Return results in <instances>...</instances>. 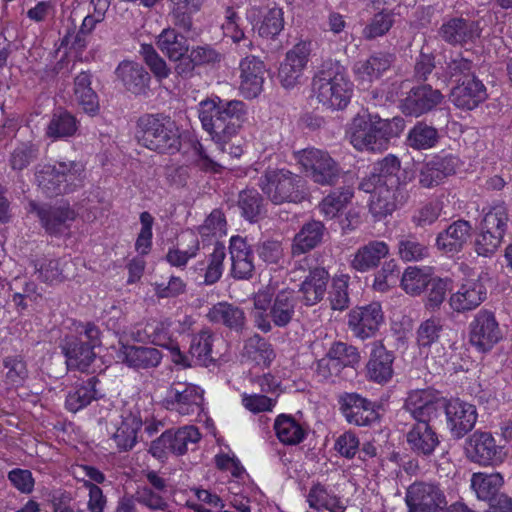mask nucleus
<instances>
[{
    "mask_svg": "<svg viewBox=\"0 0 512 512\" xmlns=\"http://www.w3.org/2000/svg\"><path fill=\"white\" fill-rule=\"evenodd\" d=\"M246 114L244 102L240 100L226 101L220 97L202 100L198 107V117L202 128L223 152L226 151L224 145L239 133Z\"/></svg>",
    "mask_w": 512,
    "mask_h": 512,
    "instance_id": "nucleus-1",
    "label": "nucleus"
},
{
    "mask_svg": "<svg viewBox=\"0 0 512 512\" xmlns=\"http://www.w3.org/2000/svg\"><path fill=\"white\" fill-rule=\"evenodd\" d=\"M135 136L141 146L159 154L174 155L182 146L181 132L176 122L162 113L139 117Z\"/></svg>",
    "mask_w": 512,
    "mask_h": 512,
    "instance_id": "nucleus-2",
    "label": "nucleus"
},
{
    "mask_svg": "<svg viewBox=\"0 0 512 512\" xmlns=\"http://www.w3.org/2000/svg\"><path fill=\"white\" fill-rule=\"evenodd\" d=\"M312 92L319 103L332 110H342L350 102L353 83L345 68L336 60L324 61L312 79Z\"/></svg>",
    "mask_w": 512,
    "mask_h": 512,
    "instance_id": "nucleus-3",
    "label": "nucleus"
},
{
    "mask_svg": "<svg viewBox=\"0 0 512 512\" xmlns=\"http://www.w3.org/2000/svg\"><path fill=\"white\" fill-rule=\"evenodd\" d=\"M403 128L404 120L400 117L386 120L378 115H358L350 127V142L359 151L380 152L387 148L389 140L398 136Z\"/></svg>",
    "mask_w": 512,
    "mask_h": 512,
    "instance_id": "nucleus-4",
    "label": "nucleus"
},
{
    "mask_svg": "<svg viewBox=\"0 0 512 512\" xmlns=\"http://www.w3.org/2000/svg\"><path fill=\"white\" fill-rule=\"evenodd\" d=\"M258 185L274 204L298 203L306 196L303 178L286 169H267Z\"/></svg>",
    "mask_w": 512,
    "mask_h": 512,
    "instance_id": "nucleus-5",
    "label": "nucleus"
},
{
    "mask_svg": "<svg viewBox=\"0 0 512 512\" xmlns=\"http://www.w3.org/2000/svg\"><path fill=\"white\" fill-rule=\"evenodd\" d=\"M297 162L302 166L307 176L321 186L338 184L344 172L339 163L322 149L309 147L295 152Z\"/></svg>",
    "mask_w": 512,
    "mask_h": 512,
    "instance_id": "nucleus-6",
    "label": "nucleus"
},
{
    "mask_svg": "<svg viewBox=\"0 0 512 512\" xmlns=\"http://www.w3.org/2000/svg\"><path fill=\"white\" fill-rule=\"evenodd\" d=\"M83 171L82 165L75 161L57 162L54 165H39L35 172L38 187L48 197L70 192L68 181Z\"/></svg>",
    "mask_w": 512,
    "mask_h": 512,
    "instance_id": "nucleus-7",
    "label": "nucleus"
},
{
    "mask_svg": "<svg viewBox=\"0 0 512 512\" xmlns=\"http://www.w3.org/2000/svg\"><path fill=\"white\" fill-rule=\"evenodd\" d=\"M508 221L504 205H496L485 214L481 223V233L475 240L478 255L487 257L496 252L502 243Z\"/></svg>",
    "mask_w": 512,
    "mask_h": 512,
    "instance_id": "nucleus-8",
    "label": "nucleus"
},
{
    "mask_svg": "<svg viewBox=\"0 0 512 512\" xmlns=\"http://www.w3.org/2000/svg\"><path fill=\"white\" fill-rule=\"evenodd\" d=\"M308 257L295 262L292 273L307 272L299 285L298 292L303 305L311 307L321 302L326 294L330 274L325 267L311 266Z\"/></svg>",
    "mask_w": 512,
    "mask_h": 512,
    "instance_id": "nucleus-9",
    "label": "nucleus"
},
{
    "mask_svg": "<svg viewBox=\"0 0 512 512\" xmlns=\"http://www.w3.org/2000/svg\"><path fill=\"white\" fill-rule=\"evenodd\" d=\"M464 452L468 460L481 466L501 464L507 451L498 445L490 432L476 430L465 441Z\"/></svg>",
    "mask_w": 512,
    "mask_h": 512,
    "instance_id": "nucleus-10",
    "label": "nucleus"
},
{
    "mask_svg": "<svg viewBox=\"0 0 512 512\" xmlns=\"http://www.w3.org/2000/svg\"><path fill=\"white\" fill-rule=\"evenodd\" d=\"M110 420L115 428L112 440L119 451L132 450L137 443V433L143 425L139 411L124 406L111 413Z\"/></svg>",
    "mask_w": 512,
    "mask_h": 512,
    "instance_id": "nucleus-11",
    "label": "nucleus"
},
{
    "mask_svg": "<svg viewBox=\"0 0 512 512\" xmlns=\"http://www.w3.org/2000/svg\"><path fill=\"white\" fill-rule=\"evenodd\" d=\"M297 303L298 298L293 290L279 291L276 294L268 314L264 315L262 312L255 313L254 317L257 327L265 333L271 331L272 326L267 319L268 317L271 318L272 322L277 327L287 326L295 315Z\"/></svg>",
    "mask_w": 512,
    "mask_h": 512,
    "instance_id": "nucleus-12",
    "label": "nucleus"
},
{
    "mask_svg": "<svg viewBox=\"0 0 512 512\" xmlns=\"http://www.w3.org/2000/svg\"><path fill=\"white\" fill-rule=\"evenodd\" d=\"M409 512H445L447 501L441 489L434 484L417 482L406 493Z\"/></svg>",
    "mask_w": 512,
    "mask_h": 512,
    "instance_id": "nucleus-13",
    "label": "nucleus"
},
{
    "mask_svg": "<svg viewBox=\"0 0 512 512\" xmlns=\"http://www.w3.org/2000/svg\"><path fill=\"white\" fill-rule=\"evenodd\" d=\"M132 338L137 342L149 341L154 345L167 348L171 351L172 361L175 364L191 367L187 356L182 354L178 344L171 340L168 326L163 322L152 320L143 326L140 325L132 332Z\"/></svg>",
    "mask_w": 512,
    "mask_h": 512,
    "instance_id": "nucleus-14",
    "label": "nucleus"
},
{
    "mask_svg": "<svg viewBox=\"0 0 512 512\" xmlns=\"http://www.w3.org/2000/svg\"><path fill=\"white\" fill-rule=\"evenodd\" d=\"M441 415L445 414L447 426L454 439L463 438L470 432L477 421L476 407L458 399L447 401L444 399Z\"/></svg>",
    "mask_w": 512,
    "mask_h": 512,
    "instance_id": "nucleus-15",
    "label": "nucleus"
},
{
    "mask_svg": "<svg viewBox=\"0 0 512 512\" xmlns=\"http://www.w3.org/2000/svg\"><path fill=\"white\" fill-rule=\"evenodd\" d=\"M502 338L499 324L493 312L480 310L470 323L469 339L481 352L490 350Z\"/></svg>",
    "mask_w": 512,
    "mask_h": 512,
    "instance_id": "nucleus-16",
    "label": "nucleus"
},
{
    "mask_svg": "<svg viewBox=\"0 0 512 512\" xmlns=\"http://www.w3.org/2000/svg\"><path fill=\"white\" fill-rule=\"evenodd\" d=\"M340 410L348 423L369 426L379 419L376 405L357 393H343L339 396Z\"/></svg>",
    "mask_w": 512,
    "mask_h": 512,
    "instance_id": "nucleus-17",
    "label": "nucleus"
},
{
    "mask_svg": "<svg viewBox=\"0 0 512 512\" xmlns=\"http://www.w3.org/2000/svg\"><path fill=\"white\" fill-rule=\"evenodd\" d=\"M30 212L36 214L42 227L49 235L58 236L70 228L76 218V213L69 206L39 205L34 201L29 203Z\"/></svg>",
    "mask_w": 512,
    "mask_h": 512,
    "instance_id": "nucleus-18",
    "label": "nucleus"
},
{
    "mask_svg": "<svg viewBox=\"0 0 512 512\" xmlns=\"http://www.w3.org/2000/svg\"><path fill=\"white\" fill-rule=\"evenodd\" d=\"M202 393L203 391L196 385L174 382L169 387L163 402L171 411H176L180 415H190L198 411L203 399Z\"/></svg>",
    "mask_w": 512,
    "mask_h": 512,
    "instance_id": "nucleus-19",
    "label": "nucleus"
},
{
    "mask_svg": "<svg viewBox=\"0 0 512 512\" xmlns=\"http://www.w3.org/2000/svg\"><path fill=\"white\" fill-rule=\"evenodd\" d=\"M443 95L440 90L429 84L412 87L400 102V109L406 116L419 117L428 113L441 103Z\"/></svg>",
    "mask_w": 512,
    "mask_h": 512,
    "instance_id": "nucleus-20",
    "label": "nucleus"
},
{
    "mask_svg": "<svg viewBox=\"0 0 512 512\" xmlns=\"http://www.w3.org/2000/svg\"><path fill=\"white\" fill-rule=\"evenodd\" d=\"M310 52V42L301 41L286 53L278 70V79L284 88H293L300 83Z\"/></svg>",
    "mask_w": 512,
    "mask_h": 512,
    "instance_id": "nucleus-21",
    "label": "nucleus"
},
{
    "mask_svg": "<svg viewBox=\"0 0 512 512\" xmlns=\"http://www.w3.org/2000/svg\"><path fill=\"white\" fill-rule=\"evenodd\" d=\"M408 198L409 193L405 185L389 187L386 184H382L378 188L377 193L372 195L369 210L375 220L380 221L404 205Z\"/></svg>",
    "mask_w": 512,
    "mask_h": 512,
    "instance_id": "nucleus-22",
    "label": "nucleus"
},
{
    "mask_svg": "<svg viewBox=\"0 0 512 512\" xmlns=\"http://www.w3.org/2000/svg\"><path fill=\"white\" fill-rule=\"evenodd\" d=\"M383 322V313L379 303L356 307L348 315V326L353 334L361 339L372 337Z\"/></svg>",
    "mask_w": 512,
    "mask_h": 512,
    "instance_id": "nucleus-23",
    "label": "nucleus"
},
{
    "mask_svg": "<svg viewBox=\"0 0 512 512\" xmlns=\"http://www.w3.org/2000/svg\"><path fill=\"white\" fill-rule=\"evenodd\" d=\"M438 33L446 43L452 46H463L475 42L480 37L481 28L477 21L455 17L444 22Z\"/></svg>",
    "mask_w": 512,
    "mask_h": 512,
    "instance_id": "nucleus-24",
    "label": "nucleus"
},
{
    "mask_svg": "<svg viewBox=\"0 0 512 512\" xmlns=\"http://www.w3.org/2000/svg\"><path fill=\"white\" fill-rule=\"evenodd\" d=\"M410 450L418 456H430L440 444L435 431V421L426 419L415 421L406 434Z\"/></svg>",
    "mask_w": 512,
    "mask_h": 512,
    "instance_id": "nucleus-25",
    "label": "nucleus"
},
{
    "mask_svg": "<svg viewBox=\"0 0 512 512\" xmlns=\"http://www.w3.org/2000/svg\"><path fill=\"white\" fill-rule=\"evenodd\" d=\"M443 405L444 398H436L427 390H415L409 393L404 407L415 421H436L441 416Z\"/></svg>",
    "mask_w": 512,
    "mask_h": 512,
    "instance_id": "nucleus-26",
    "label": "nucleus"
},
{
    "mask_svg": "<svg viewBox=\"0 0 512 512\" xmlns=\"http://www.w3.org/2000/svg\"><path fill=\"white\" fill-rule=\"evenodd\" d=\"M389 246L380 240H371L360 246L349 261L350 267L360 273L376 269L381 261L389 255Z\"/></svg>",
    "mask_w": 512,
    "mask_h": 512,
    "instance_id": "nucleus-27",
    "label": "nucleus"
},
{
    "mask_svg": "<svg viewBox=\"0 0 512 512\" xmlns=\"http://www.w3.org/2000/svg\"><path fill=\"white\" fill-rule=\"evenodd\" d=\"M458 159L451 155H437L425 163L419 172V183L424 188L441 184L445 178L456 172Z\"/></svg>",
    "mask_w": 512,
    "mask_h": 512,
    "instance_id": "nucleus-28",
    "label": "nucleus"
},
{
    "mask_svg": "<svg viewBox=\"0 0 512 512\" xmlns=\"http://www.w3.org/2000/svg\"><path fill=\"white\" fill-rule=\"evenodd\" d=\"M240 92L249 99L257 97L263 88L265 65L255 56L244 58L240 63Z\"/></svg>",
    "mask_w": 512,
    "mask_h": 512,
    "instance_id": "nucleus-29",
    "label": "nucleus"
},
{
    "mask_svg": "<svg viewBox=\"0 0 512 512\" xmlns=\"http://www.w3.org/2000/svg\"><path fill=\"white\" fill-rule=\"evenodd\" d=\"M486 87L473 76L455 86L450 94L451 102L460 109L473 110L487 99Z\"/></svg>",
    "mask_w": 512,
    "mask_h": 512,
    "instance_id": "nucleus-30",
    "label": "nucleus"
},
{
    "mask_svg": "<svg viewBox=\"0 0 512 512\" xmlns=\"http://www.w3.org/2000/svg\"><path fill=\"white\" fill-rule=\"evenodd\" d=\"M115 74L124 88L134 95H145L149 90L150 74L145 67L134 61H122Z\"/></svg>",
    "mask_w": 512,
    "mask_h": 512,
    "instance_id": "nucleus-31",
    "label": "nucleus"
},
{
    "mask_svg": "<svg viewBox=\"0 0 512 512\" xmlns=\"http://www.w3.org/2000/svg\"><path fill=\"white\" fill-rule=\"evenodd\" d=\"M60 348L69 369L85 371L96 357L94 349L87 345L82 337L67 336L60 344Z\"/></svg>",
    "mask_w": 512,
    "mask_h": 512,
    "instance_id": "nucleus-32",
    "label": "nucleus"
},
{
    "mask_svg": "<svg viewBox=\"0 0 512 512\" xmlns=\"http://www.w3.org/2000/svg\"><path fill=\"white\" fill-rule=\"evenodd\" d=\"M117 357L131 368L150 369L161 363L162 353L154 347L122 344Z\"/></svg>",
    "mask_w": 512,
    "mask_h": 512,
    "instance_id": "nucleus-33",
    "label": "nucleus"
},
{
    "mask_svg": "<svg viewBox=\"0 0 512 512\" xmlns=\"http://www.w3.org/2000/svg\"><path fill=\"white\" fill-rule=\"evenodd\" d=\"M471 224L463 219L451 223L436 237V247L445 253H458L471 237Z\"/></svg>",
    "mask_w": 512,
    "mask_h": 512,
    "instance_id": "nucleus-34",
    "label": "nucleus"
},
{
    "mask_svg": "<svg viewBox=\"0 0 512 512\" xmlns=\"http://www.w3.org/2000/svg\"><path fill=\"white\" fill-rule=\"evenodd\" d=\"M393 361L394 355L391 351L381 344H375L366 364V375L369 380L379 384L387 383L393 375Z\"/></svg>",
    "mask_w": 512,
    "mask_h": 512,
    "instance_id": "nucleus-35",
    "label": "nucleus"
},
{
    "mask_svg": "<svg viewBox=\"0 0 512 512\" xmlns=\"http://www.w3.org/2000/svg\"><path fill=\"white\" fill-rule=\"evenodd\" d=\"M325 232L326 228L321 221L310 220L304 223L292 240V256H300L321 245Z\"/></svg>",
    "mask_w": 512,
    "mask_h": 512,
    "instance_id": "nucleus-36",
    "label": "nucleus"
},
{
    "mask_svg": "<svg viewBox=\"0 0 512 512\" xmlns=\"http://www.w3.org/2000/svg\"><path fill=\"white\" fill-rule=\"evenodd\" d=\"M394 59V56L390 53L377 52L366 60L356 62L353 71L358 79L372 82L379 79L384 72L390 69Z\"/></svg>",
    "mask_w": 512,
    "mask_h": 512,
    "instance_id": "nucleus-37",
    "label": "nucleus"
},
{
    "mask_svg": "<svg viewBox=\"0 0 512 512\" xmlns=\"http://www.w3.org/2000/svg\"><path fill=\"white\" fill-rule=\"evenodd\" d=\"M486 298V289L480 282H468L451 295L450 306L457 312H465L478 307Z\"/></svg>",
    "mask_w": 512,
    "mask_h": 512,
    "instance_id": "nucleus-38",
    "label": "nucleus"
},
{
    "mask_svg": "<svg viewBox=\"0 0 512 512\" xmlns=\"http://www.w3.org/2000/svg\"><path fill=\"white\" fill-rule=\"evenodd\" d=\"M207 318L210 322L224 325L230 330L241 332L245 326V313L228 302H219L209 310Z\"/></svg>",
    "mask_w": 512,
    "mask_h": 512,
    "instance_id": "nucleus-39",
    "label": "nucleus"
},
{
    "mask_svg": "<svg viewBox=\"0 0 512 512\" xmlns=\"http://www.w3.org/2000/svg\"><path fill=\"white\" fill-rule=\"evenodd\" d=\"M92 75L88 71L79 73L74 79V95L82 109L91 115L99 111L98 95L91 87Z\"/></svg>",
    "mask_w": 512,
    "mask_h": 512,
    "instance_id": "nucleus-40",
    "label": "nucleus"
},
{
    "mask_svg": "<svg viewBox=\"0 0 512 512\" xmlns=\"http://www.w3.org/2000/svg\"><path fill=\"white\" fill-rule=\"evenodd\" d=\"M98 379L95 376L89 377L86 381L76 385L66 396L65 406L73 413L88 406L96 399V384Z\"/></svg>",
    "mask_w": 512,
    "mask_h": 512,
    "instance_id": "nucleus-41",
    "label": "nucleus"
},
{
    "mask_svg": "<svg viewBox=\"0 0 512 512\" xmlns=\"http://www.w3.org/2000/svg\"><path fill=\"white\" fill-rule=\"evenodd\" d=\"M502 485L503 477L499 473H475L471 479V487L478 499L488 502L496 500L501 495L498 492Z\"/></svg>",
    "mask_w": 512,
    "mask_h": 512,
    "instance_id": "nucleus-42",
    "label": "nucleus"
},
{
    "mask_svg": "<svg viewBox=\"0 0 512 512\" xmlns=\"http://www.w3.org/2000/svg\"><path fill=\"white\" fill-rule=\"evenodd\" d=\"M274 430L280 442L285 445L299 444L306 436L303 426L292 416L286 414H281L276 418Z\"/></svg>",
    "mask_w": 512,
    "mask_h": 512,
    "instance_id": "nucleus-43",
    "label": "nucleus"
},
{
    "mask_svg": "<svg viewBox=\"0 0 512 512\" xmlns=\"http://www.w3.org/2000/svg\"><path fill=\"white\" fill-rule=\"evenodd\" d=\"M213 334L208 330H203L195 335L190 344L189 354L193 363L187 361L192 365H200L207 367L210 363L214 362L212 356Z\"/></svg>",
    "mask_w": 512,
    "mask_h": 512,
    "instance_id": "nucleus-44",
    "label": "nucleus"
},
{
    "mask_svg": "<svg viewBox=\"0 0 512 512\" xmlns=\"http://www.w3.org/2000/svg\"><path fill=\"white\" fill-rule=\"evenodd\" d=\"M78 129L76 118L68 111H55L46 129L49 138L61 139L73 136Z\"/></svg>",
    "mask_w": 512,
    "mask_h": 512,
    "instance_id": "nucleus-45",
    "label": "nucleus"
},
{
    "mask_svg": "<svg viewBox=\"0 0 512 512\" xmlns=\"http://www.w3.org/2000/svg\"><path fill=\"white\" fill-rule=\"evenodd\" d=\"M157 45L170 60H177L189 51L186 37L174 29H164L158 37Z\"/></svg>",
    "mask_w": 512,
    "mask_h": 512,
    "instance_id": "nucleus-46",
    "label": "nucleus"
},
{
    "mask_svg": "<svg viewBox=\"0 0 512 512\" xmlns=\"http://www.w3.org/2000/svg\"><path fill=\"white\" fill-rule=\"evenodd\" d=\"M439 141L437 129L424 121H418L409 131L408 145L416 150H426L434 147Z\"/></svg>",
    "mask_w": 512,
    "mask_h": 512,
    "instance_id": "nucleus-47",
    "label": "nucleus"
},
{
    "mask_svg": "<svg viewBox=\"0 0 512 512\" xmlns=\"http://www.w3.org/2000/svg\"><path fill=\"white\" fill-rule=\"evenodd\" d=\"M398 255L403 261H421L428 256V247L415 234H403L397 240Z\"/></svg>",
    "mask_w": 512,
    "mask_h": 512,
    "instance_id": "nucleus-48",
    "label": "nucleus"
},
{
    "mask_svg": "<svg viewBox=\"0 0 512 512\" xmlns=\"http://www.w3.org/2000/svg\"><path fill=\"white\" fill-rule=\"evenodd\" d=\"M71 264L66 258L51 259L40 264H34L38 279L47 284H55L64 281L67 275V267Z\"/></svg>",
    "mask_w": 512,
    "mask_h": 512,
    "instance_id": "nucleus-49",
    "label": "nucleus"
},
{
    "mask_svg": "<svg viewBox=\"0 0 512 512\" xmlns=\"http://www.w3.org/2000/svg\"><path fill=\"white\" fill-rule=\"evenodd\" d=\"M237 206L249 222H257L263 209V198L255 189H245L238 195Z\"/></svg>",
    "mask_w": 512,
    "mask_h": 512,
    "instance_id": "nucleus-50",
    "label": "nucleus"
},
{
    "mask_svg": "<svg viewBox=\"0 0 512 512\" xmlns=\"http://www.w3.org/2000/svg\"><path fill=\"white\" fill-rule=\"evenodd\" d=\"M432 275L418 267H408L401 277V286L404 291L410 295H419L422 293L429 282Z\"/></svg>",
    "mask_w": 512,
    "mask_h": 512,
    "instance_id": "nucleus-51",
    "label": "nucleus"
},
{
    "mask_svg": "<svg viewBox=\"0 0 512 512\" xmlns=\"http://www.w3.org/2000/svg\"><path fill=\"white\" fill-rule=\"evenodd\" d=\"M5 384L8 387L17 388L24 384L29 376L26 362L20 356L4 358Z\"/></svg>",
    "mask_w": 512,
    "mask_h": 512,
    "instance_id": "nucleus-52",
    "label": "nucleus"
},
{
    "mask_svg": "<svg viewBox=\"0 0 512 512\" xmlns=\"http://www.w3.org/2000/svg\"><path fill=\"white\" fill-rule=\"evenodd\" d=\"M245 354L257 364L268 366L275 354L271 345L258 334L250 337L244 346Z\"/></svg>",
    "mask_w": 512,
    "mask_h": 512,
    "instance_id": "nucleus-53",
    "label": "nucleus"
},
{
    "mask_svg": "<svg viewBox=\"0 0 512 512\" xmlns=\"http://www.w3.org/2000/svg\"><path fill=\"white\" fill-rule=\"evenodd\" d=\"M400 171V160L392 154L387 155L374 166V173L379 176L380 181L389 187L402 185L398 177Z\"/></svg>",
    "mask_w": 512,
    "mask_h": 512,
    "instance_id": "nucleus-54",
    "label": "nucleus"
},
{
    "mask_svg": "<svg viewBox=\"0 0 512 512\" xmlns=\"http://www.w3.org/2000/svg\"><path fill=\"white\" fill-rule=\"evenodd\" d=\"M284 13L279 7H273L263 16L259 26L258 34L262 38L274 39L284 28Z\"/></svg>",
    "mask_w": 512,
    "mask_h": 512,
    "instance_id": "nucleus-55",
    "label": "nucleus"
},
{
    "mask_svg": "<svg viewBox=\"0 0 512 512\" xmlns=\"http://www.w3.org/2000/svg\"><path fill=\"white\" fill-rule=\"evenodd\" d=\"M349 279L348 275H340L333 278L331 291L329 292V301L332 310L343 311L349 307Z\"/></svg>",
    "mask_w": 512,
    "mask_h": 512,
    "instance_id": "nucleus-56",
    "label": "nucleus"
},
{
    "mask_svg": "<svg viewBox=\"0 0 512 512\" xmlns=\"http://www.w3.org/2000/svg\"><path fill=\"white\" fill-rule=\"evenodd\" d=\"M329 356L335 359L342 370L346 367L354 368L360 362V353L358 349L347 343L334 342L328 350Z\"/></svg>",
    "mask_w": 512,
    "mask_h": 512,
    "instance_id": "nucleus-57",
    "label": "nucleus"
},
{
    "mask_svg": "<svg viewBox=\"0 0 512 512\" xmlns=\"http://www.w3.org/2000/svg\"><path fill=\"white\" fill-rule=\"evenodd\" d=\"M200 433L195 426H184L176 431L171 430L172 453L183 455L189 445H195L200 440Z\"/></svg>",
    "mask_w": 512,
    "mask_h": 512,
    "instance_id": "nucleus-58",
    "label": "nucleus"
},
{
    "mask_svg": "<svg viewBox=\"0 0 512 512\" xmlns=\"http://www.w3.org/2000/svg\"><path fill=\"white\" fill-rule=\"evenodd\" d=\"M353 197V191L350 188H341L328 194L320 203L321 212L327 217L333 218L345 207Z\"/></svg>",
    "mask_w": 512,
    "mask_h": 512,
    "instance_id": "nucleus-59",
    "label": "nucleus"
},
{
    "mask_svg": "<svg viewBox=\"0 0 512 512\" xmlns=\"http://www.w3.org/2000/svg\"><path fill=\"white\" fill-rule=\"evenodd\" d=\"M443 325L439 318L432 317L423 321L417 329L416 340L420 348H429L439 340Z\"/></svg>",
    "mask_w": 512,
    "mask_h": 512,
    "instance_id": "nucleus-60",
    "label": "nucleus"
},
{
    "mask_svg": "<svg viewBox=\"0 0 512 512\" xmlns=\"http://www.w3.org/2000/svg\"><path fill=\"white\" fill-rule=\"evenodd\" d=\"M38 153L37 145L21 143L10 154V167L15 171H22L38 158Z\"/></svg>",
    "mask_w": 512,
    "mask_h": 512,
    "instance_id": "nucleus-61",
    "label": "nucleus"
},
{
    "mask_svg": "<svg viewBox=\"0 0 512 512\" xmlns=\"http://www.w3.org/2000/svg\"><path fill=\"white\" fill-rule=\"evenodd\" d=\"M400 269L395 260H389L383 263L380 270L375 273L373 288L384 292L388 288L396 285L399 280Z\"/></svg>",
    "mask_w": 512,
    "mask_h": 512,
    "instance_id": "nucleus-62",
    "label": "nucleus"
},
{
    "mask_svg": "<svg viewBox=\"0 0 512 512\" xmlns=\"http://www.w3.org/2000/svg\"><path fill=\"white\" fill-rule=\"evenodd\" d=\"M225 256V246L217 242L213 252L209 255V263L204 276V283L206 285H212L221 278Z\"/></svg>",
    "mask_w": 512,
    "mask_h": 512,
    "instance_id": "nucleus-63",
    "label": "nucleus"
},
{
    "mask_svg": "<svg viewBox=\"0 0 512 512\" xmlns=\"http://www.w3.org/2000/svg\"><path fill=\"white\" fill-rule=\"evenodd\" d=\"M140 53L156 78L162 80L169 76L170 69L167 67L165 60L158 55L152 45H141Z\"/></svg>",
    "mask_w": 512,
    "mask_h": 512,
    "instance_id": "nucleus-64",
    "label": "nucleus"
}]
</instances>
